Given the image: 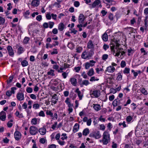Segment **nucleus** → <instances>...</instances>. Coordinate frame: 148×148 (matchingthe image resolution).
I'll return each mask as SVG.
<instances>
[{
	"label": "nucleus",
	"mask_w": 148,
	"mask_h": 148,
	"mask_svg": "<svg viewBox=\"0 0 148 148\" xmlns=\"http://www.w3.org/2000/svg\"><path fill=\"white\" fill-rule=\"evenodd\" d=\"M52 32L54 34H56L58 33V30L56 28L53 29Z\"/></svg>",
	"instance_id": "obj_61"
},
{
	"label": "nucleus",
	"mask_w": 148,
	"mask_h": 148,
	"mask_svg": "<svg viewBox=\"0 0 148 148\" xmlns=\"http://www.w3.org/2000/svg\"><path fill=\"white\" fill-rule=\"evenodd\" d=\"M68 47L71 49H73L74 48V45L71 42H70L68 43Z\"/></svg>",
	"instance_id": "obj_36"
},
{
	"label": "nucleus",
	"mask_w": 148,
	"mask_h": 148,
	"mask_svg": "<svg viewBox=\"0 0 148 148\" xmlns=\"http://www.w3.org/2000/svg\"><path fill=\"white\" fill-rule=\"evenodd\" d=\"M43 26L44 28H48L49 27L48 23L46 22L44 23L43 25Z\"/></svg>",
	"instance_id": "obj_63"
},
{
	"label": "nucleus",
	"mask_w": 148,
	"mask_h": 148,
	"mask_svg": "<svg viewBox=\"0 0 148 148\" xmlns=\"http://www.w3.org/2000/svg\"><path fill=\"white\" fill-rule=\"evenodd\" d=\"M59 68V66L57 64L53 65V68L56 70H57H57L58 69V68Z\"/></svg>",
	"instance_id": "obj_58"
},
{
	"label": "nucleus",
	"mask_w": 148,
	"mask_h": 148,
	"mask_svg": "<svg viewBox=\"0 0 148 148\" xmlns=\"http://www.w3.org/2000/svg\"><path fill=\"white\" fill-rule=\"evenodd\" d=\"M79 125L77 123H75L74 125L73 129V132L74 133H75L77 132L79 129Z\"/></svg>",
	"instance_id": "obj_22"
},
{
	"label": "nucleus",
	"mask_w": 148,
	"mask_h": 148,
	"mask_svg": "<svg viewBox=\"0 0 148 148\" xmlns=\"http://www.w3.org/2000/svg\"><path fill=\"white\" fill-rule=\"evenodd\" d=\"M32 88L30 87H27L26 89V91L28 93H31L32 91Z\"/></svg>",
	"instance_id": "obj_56"
},
{
	"label": "nucleus",
	"mask_w": 148,
	"mask_h": 148,
	"mask_svg": "<svg viewBox=\"0 0 148 148\" xmlns=\"http://www.w3.org/2000/svg\"><path fill=\"white\" fill-rule=\"evenodd\" d=\"M58 99V97L57 94H55L52 96L51 101L54 104H55L57 102Z\"/></svg>",
	"instance_id": "obj_9"
},
{
	"label": "nucleus",
	"mask_w": 148,
	"mask_h": 148,
	"mask_svg": "<svg viewBox=\"0 0 148 148\" xmlns=\"http://www.w3.org/2000/svg\"><path fill=\"white\" fill-rule=\"evenodd\" d=\"M40 4V1L38 0H33L32 1L31 5L34 7L38 6Z\"/></svg>",
	"instance_id": "obj_19"
},
{
	"label": "nucleus",
	"mask_w": 148,
	"mask_h": 148,
	"mask_svg": "<svg viewBox=\"0 0 148 148\" xmlns=\"http://www.w3.org/2000/svg\"><path fill=\"white\" fill-rule=\"evenodd\" d=\"M93 105L94 106L93 108L96 111H98L101 109V107L98 104H94Z\"/></svg>",
	"instance_id": "obj_29"
},
{
	"label": "nucleus",
	"mask_w": 148,
	"mask_h": 148,
	"mask_svg": "<svg viewBox=\"0 0 148 148\" xmlns=\"http://www.w3.org/2000/svg\"><path fill=\"white\" fill-rule=\"evenodd\" d=\"M85 17L84 15L82 14H80L78 17V21L79 24H83Z\"/></svg>",
	"instance_id": "obj_11"
},
{
	"label": "nucleus",
	"mask_w": 148,
	"mask_h": 148,
	"mask_svg": "<svg viewBox=\"0 0 148 148\" xmlns=\"http://www.w3.org/2000/svg\"><path fill=\"white\" fill-rule=\"evenodd\" d=\"M70 65L68 64L65 63L64 64V69H66L69 68L70 67Z\"/></svg>",
	"instance_id": "obj_52"
},
{
	"label": "nucleus",
	"mask_w": 148,
	"mask_h": 148,
	"mask_svg": "<svg viewBox=\"0 0 148 148\" xmlns=\"http://www.w3.org/2000/svg\"><path fill=\"white\" fill-rule=\"evenodd\" d=\"M94 47V45L93 44L92 41L90 40L87 43V47L89 49H92Z\"/></svg>",
	"instance_id": "obj_24"
},
{
	"label": "nucleus",
	"mask_w": 148,
	"mask_h": 148,
	"mask_svg": "<svg viewBox=\"0 0 148 148\" xmlns=\"http://www.w3.org/2000/svg\"><path fill=\"white\" fill-rule=\"evenodd\" d=\"M102 138L103 139V142L107 145L110 141V134L108 131H105L102 135Z\"/></svg>",
	"instance_id": "obj_3"
},
{
	"label": "nucleus",
	"mask_w": 148,
	"mask_h": 148,
	"mask_svg": "<svg viewBox=\"0 0 148 148\" xmlns=\"http://www.w3.org/2000/svg\"><path fill=\"white\" fill-rule=\"evenodd\" d=\"M39 132L41 135H44L46 133V130L45 127H43L39 129Z\"/></svg>",
	"instance_id": "obj_25"
},
{
	"label": "nucleus",
	"mask_w": 148,
	"mask_h": 148,
	"mask_svg": "<svg viewBox=\"0 0 148 148\" xmlns=\"http://www.w3.org/2000/svg\"><path fill=\"white\" fill-rule=\"evenodd\" d=\"M55 71L52 69H51L49 71L47 72V74L48 75H50L51 76H54L55 75L54 73Z\"/></svg>",
	"instance_id": "obj_30"
},
{
	"label": "nucleus",
	"mask_w": 148,
	"mask_h": 148,
	"mask_svg": "<svg viewBox=\"0 0 148 148\" xmlns=\"http://www.w3.org/2000/svg\"><path fill=\"white\" fill-rule=\"evenodd\" d=\"M89 136L93 137L96 139H99L101 137V134L99 131H97L90 133Z\"/></svg>",
	"instance_id": "obj_4"
},
{
	"label": "nucleus",
	"mask_w": 148,
	"mask_h": 148,
	"mask_svg": "<svg viewBox=\"0 0 148 148\" xmlns=\"http://www.w3.org/2000/svg\"><path fill=\"white\" fill-rule=\"evenodd\" d=\"M102 39L105 41H107L108 40V35L106 33H105L103 35Z\"/></svg>",
	"instance_id": "obj_32"
},
{
	"label": "nucleus",
	"mask_w": 148,
	"mask_h": 148,
	"mask_svg": "<svg viewBox=\"0 0 148 148\" xmlns=\"http://www.w3.org/2000/svg\"><path fill=\"white\" fill-rule=\"evenodd\" d=\"M38 129L34 126H32L29 128V132L32 135L36 134L38 132Z\"/></svg>",
	"instance_id": "obj_7"
},
{
	"label": "nucleus",
	"mask_w": 148,
	"mask_h": 148,
	"mask_svg": "<svg viewBox=\"0 0 148 148\" xmlns=\"http://www.w3.org/2000/svg\"><path fill=\"white\" fill-rule=\"evenodd\" d=\"M14 137L16 140H19L21 138L20 133L18 131H16L14 133Z\"/></svg>",
	"instance_id": "obj_13"
},
{
	"label": "nucleus",
	"mask_w": 148,
	"mask_h": 148,
	"mask_svg": "<svg viewBox=\"0 0 148 148\" xmlns=\"http://www.w3.org/2000/svg\"><path fill=\"white\" fill-rule=\"evenodd\" d=\"M94 52L90 50L89 51L85 50L82 53L81 55V57L84 59H89L93 55Z\"/></svg>",
	"instance_id": "obj_2"
},
{
	"label": "nucleus",
	"mask_w": 148,
	"mask_h": 148,
	"mask_svg": "<svg viewBox=\"0 0 148 148\" xmlns=\"http://www.w3.org/2000/svg\"><path fill=\"white\" fill-rule=\"evenodd\" d=\"M64 69V67H61L59 69L57 70V72L59 73H61L63 72V70Z\"/></svg>",
	"instance_id": "obj_62"
},
{
	"label": "nucleus",
	"mask_w": 148,
	"mask_h": 148,
	"mask_svg": "<svg viewBox=\"0 0 148 148\" xmlns=\"http://www.w3.org/2000/svg\"><path fill=\"white\" fill-rule=\"evenodd\" d=\"M130 69L129 68L126 67L125 68L123 71V72L124 74H128L130 73Z\"/></svg>",
	"instance_id": "obj_41"
},
{
	"label": "nucleus",
	"mask_w": 148,
	"mask_h": 148,
	"mask_svg": "<svg viewBox=\"0 0 148 148\" xmlns=\"http://www.w3.org/2000/svg\"><path fill=\"white\" fill-rule=\"evenodd\" d=\"M82 76L85 79L86 78L87 76L85 71H83L82 73Z\"/></svg>",
	"instance_id": "obj_60"
},
{
	"label": "nucleus",
	"mask_w": 148,
	"mask_h": 148,
	"mask_svg": "<svg viewBox=\"0 0 148 148\" xmlns=\"http://www.w3.org/2000/svg\"><path fill=\"white\" fill-rule=\"evenodd\" d=\"M77 27L78 28H79V31H81L82 30V27H83V24H78L77 25Z\"/></svg>",
	"instance_id": "obj_47"
},
{
	"label": "nucleus",
	"mask_w": 148,
	"mask_h": 148,
	"mask_svg": "<svg viewBox=\"0 0 148 148\" xmlns=\"http://www.w3.org/2000/svg\"><path fill=\"white\" fill-rule=\"evenodd\" d=\"M46 114L47 115H49L51 117L52 119L54 118V117H53V114L50 110H48L46 112Z\"/></svg>",
	"instance_id": "obj_37"
},
{
	"label": "nucleus",
	"mask_w": 148,
	"mask_h": 148,
	"mask_svg": "<svg viewBox=\"0 0 148 148\" xmlns=\"http://www.w3.org/2000/svg\"><path fill=\"white\" fill-rule=\"evenodd\" d=\"M117 85H116L115 87H114V88H110V93L115 94L117 91H119L121 89V85H119L117 87Z\"/></svg>",
	"instance_id": "obj_6"
},
{
	"label": "nucleus",
	"mask_w": 148,
	"mask_h": 148,
	"mask_svg": "<svg viewBox=\"0 0 148 148\" xmlns=\"http://www.w3.org/2000/svg\"><path fill=\"white\" fill-rule=\"evenodd\" d=\"M29 40V37H25L23 41V43L24 44H26L28 43Z\"/></svg>",
	"instance_id": "obj_42"
},
{
	"label": "nucleus",
	"mask_w": 148,
	"mask_h": 148,
	"mask_svg": "<svg viewBox=\"0 0 148 148\" xmlns=\"http://www.w3.org/2000/svg\"><path fill=\"white\" fill-rule=\"evenodd\" d=\"M141 92L144 95H147V91L143 88L141 89Z\"/></svg>",
	"instance_id": "obj_50"
},
{
	"label": "nucleus",
	"mask_w": 148,
	"mask_h": 148,
	"mask_svg": "<svg viewBox=\"0 0 148 148\" xmlns=\"http://www.w3.org/2000/svg\"><path fill=\"white\" fill-rule=\"evenodd\" d=\"M21 64L22 66L25 67L28 65V62L26 60H23L21 62Z\"/></svg>",
	"instance_id": "obj_34"
},
{
	"label": "nucleus",
	"mask_w": 148,
	"mask_h": 148,
	"mask_svg": "<svg viewBox=\"0 0 148 148\" xmlns=\"http://www.w3.org/2000/svg\"><path fill=\"white\" fill-rule=\"evenodd\" d=\"M30 14V12L28 10L26 11L25 12L24 14V16L26 18H29L28 16Z\"/></svg>",
	"instance_id": "obj_38"
},
{
	"label": "nucleus",
	"mask_w": 148,
	"mask_h": 148,
	"mask_svg": "<svg viewBox=\"0 0 148 148\" xmlns=\"http://www.w3.org/2000/svg\"><path fill=\"white\" fill-rule=\"evenodd\" d=\"M65 28V25L62 23H60L58 25V29L60 31H62Z\"/></svg>",
	"instance_id": "obj_23"
},
{
	"label": "nucleus",
	"mask_w": 148,
	"mask_h": 148,
	"mask_svg": "<svg viewBox=\"0 0 148 148\" xmlns=\"http://www.w3.org/2000/svg\"><path fill=\"white\" fill-rule=\"evenodd\" d=\"M120 45L117 41H112L111 42L110 48L111 51L113 52V54L115 56H118L123 55L125 52L123 51L121 48L119 47Z\"/></svg>",
	"instance_id": "obj_1"
},
{
	"label": "nucleus",
	"mask_w": 148,
	"mask_h": 148,
	"mask_svg": "<svg viewBox=\"0 0 148 148\" xmlns=\"http://www.w3.org/2000/svg\"><path fill=\"white\" fill-rule=\"evenodd\" d=\"M39 116H40L44 117L45 115L43 111H41L39 113Z\"/></svg>",
	"instance_id": "obj_57"
},
{
	"label": "nucleus",
	"mask_w": 148,
	"mask_h": 148,
	"mask_svg": "<svg viewBox=\"0 0 148 148\" xmlns=\"http://www.w3.org/2000/svg\"><path fill=\"white\" fill-rule=\"evenodd\" d=\"M144 22L145 26L143 27H141L140 28V30L143 32H144V30H146L148 28V21L147 22V21L145 20H144Z\"/></svg>",
	"instance_id": "obj_15"
},
{
	"label": "nucleus",
	"mask_w": 148,
	"mask_h": 148,
	"mask_svg": "<svg viewBox=\"0 0 148 148\" xmlns=\"http://www.w3.org/2000/svg\"><path fill=\"white\" fill-rule=\"evenodd\" d=\"M115 68L114 67L110 66L107 67L105 72L106 73L108 72L109 73H112L115 71Z\"/></svg>",
	"instance_id": "obj_10"
},
{
	"label": "nucleus",
	"mask_w": 148,
	"mask_h": 148,
	"mask_svg": "<svg viewBox=\"0 0 148 148\" xmlns=\"http://www.w3.org/2000/svg\"><path fill=\"white\" fill-rule=\"evenodd\" d=\"M77 76L80 77V76L79 75H75L74 77H72L70 79V81L71 83H77L76 78Z\"/></svg>",
	"instance_id": "obj_20"
},
{
	"label": "nucleus",
	"mask_w": 148,
	"mask_h": 148,
	"mask_svg": "<svg viewBox=\"0 0 148 148\" xmlns=\"http://www.w3.org/2000/svg\"><path fill=\"white\" fill-rule=\"evenodd\" d=\"M81 67L77 66L74 68V70L76 72L78 73L81 69Z\"/></svg>",
	"instance_id": "obj_54"
},
{
	"label": "nucleus",
	"mask_w": 148,
	"mask_h": 148,
	"mask_svg": "<svg viewBox=\"0 0 148 148\" xmlns=\"http://www.w3.org/2000/svg\"><path fill=\"white\" fill-rule=\"evenodd\" d=\"M108 58V55L107 54H104L102 56V59L106 61Z\"/></svg>",
	"instance_id": "obj_46"
},
{
	"label": "nucleus",
	"mask_w": 148,
	"mask_h": 148,
	"mask_svg": "<svg viewBox=\"0 0 148 148\" xmlns=\"http://www.w3.org/2000/svg\"><path fill=\"white\" fill-rule=\"evenodd\" d=\"M132 119V118L130 116H127L126 118V121L128 122H130Z\"/></svg>",
	"instance_id": "obj_55"
},
{
	"label": "nucleus",
	"mask_w": 148,
	"mask_h": 148,
	"mask_svg": "<svg viewBox=\"0 0 148 148\" xmlns=\"http://www.w3.org/2000/svg\"><path fill=\"white\" fill-rule=\"evenodd\" d=\"M75 92L77 93L78 96L79 97V99L80 100L82 99V95L81 94V92L79 90V89L78 88H77L75 90Z\"/></svg>",
	"instance_id": "obj_27"
},
{
	"label": "nucleus",
	"mask_w": 148,
	"mask_h": 148,
	"mask_svg": "<svg viewBox=\"0 0 148 148\" xmlns=\"http://www.w3.org/2000/svg\"><path fill=\"white\" fill-rule=\"evenodd\" d=\"M16 98L18 100L21 101L24 99V95L22 93H18L16 95Z\"/></svg>",
	"instance_id": "obj_14"
},
{
	"label": "nucleus",
	"mask_w": 148,
	"mask_h": 148,
	"mask_svg": "<svg viewBox=\"0 0 148 148\" xmlns=\"http://www.w3.org/2000/svg\"><path fill=\"white\" fill-rule=\"evenodd\" d=\"M7 49L9 53V55L10 56H13L14 54V52L12 47L11 46H8L7 47Z\"/></svg>",
	"instance_id": "obj_17"
},
{
	"label": "nucleus",
	"mask_w": 148,
	"mask_h": 148,
	"mask_svg": "<svg viewBox=\"0 0 148 148\" xmlns=\"http://www.w3.org/2000/svg\"><path fill=\"white\" fill-rule=\"evenodd\" d=\"M121 102V100L119 99L118 97L115 99L113 102L112 105L114 107H116L118 105L120 104Z\"/></svg>",
	"instance_id": "obj_18"
},
{
	"label": "nucleus",
	"mask_w": 148,
	"mask_h": 148,
	"mask_svg": "<svg viewBox=\"0 0 148 148\" xmlns=\"http://www.w3.org/2000/svg\"><path fill=\"white\" fill-rule=\"evenodd\" d=\"M46 140L44 138H42L40 139V142L42 144H44L46 142Z\"/></svg>",
	"instance_id": "obj_48"
},
{
	"label": "nucleus",
	"mask_w": 148,
	"mask_h": 148,
	"mask_svg": "<svg viewBox=\"0 0 148 148\" xmlns=\"http://www.w3.org/2000/svg\"><path fill=\"white\" fill-rule=\"evenodd\" d=\"M144 14L145 16L144 20L148 21V8H146L144 10Z\"/></svg>",
	"instance_id": "obj_21"
},
{
	"label": "nucleus",
	"mask_w": 148,
	"mask_h": 148,
	"mask_svg": "<svg viewBox=\"0 0 148 148\" xmlns=\"http://www.w3.org/2000/svg\"><path fill=\"white\" fill-rule=\"evenodd\" d=\"M48 23L49 28L50 29L52 28L54 25V22L52 21H49Z\"/></svg>",
	"instance_id": "obj_43"
},
{
	"label": "nucleus",
	"mask_w": 148,
	"mask_h": 148,
	"mask_svg": "<svg viewBox=\"0 0 148 148\" xmlns=\"http://www.w3.org/2000/svg\"><path fill=\"white\" fill-rule=\"evenodd\" d=\"M48 148H56V145L53 144H52L51 145H48Z\"/></svg>",
	"instance_id": "obj_64"
},
{
	"label": "nucleus",
	"mask_w": 148,
	"mask_h": 148,
	"mask_svg": "<svg viewBox=\"0 0 148 148\" xmlns=\"http://www.w3.org/2000/svg\"><path fill=\"white\" fill-rule=\"evenodd\" d=\"M70 72V70L68 69L66 70V72H62V75L63 78L64 79L66 78Z\"/></svg>",
	"instance_id": "obj_26"
},
{
	"label": "nucleus",
	"mask_w": 148,
	"mask_h": 148,
	"mask_svg": "<svg viewBox=\"0 0 148 148\" xmlns=\"http://www.w3.org/2000/svg\"><path fill=\"white\" fill-rule=\"evenodd\" d=\"M96 62L93 60H90L89 62H87L85 63V69H88L90 67H92L95 65Z\"/></svg>",
	"instance_id": "obj_8"
},
{
	"label": "nucleus",
	"mask_w": 148,
	"mask_h": 148,
	"mask_svg": "<svg viewBox=\"0 0 148 148\" xmlns=\"http://www.w3.org/2000/svg\"><path fill=\"white\" fill-rule=\"evenodd\" d=\"M121 66L122 68L125 67L126 66L125 62L123 61H122L121 63Z\"/></svg>",
	"instance_id": "obj_53"
},
{
	"label": "nucleus",
	"mask_w": 148,
	"mask_h": 148,
	"mask_svg": "<svg viewBox=\"0 0 148 148\" xmlns=\"http://www.w3.org/2000/svg\"><path fill=\"white\" fill-rule=\"evenodd\" d=\"M80 5L79 2L78 1H75L74 3V6L76 7H78Z\"/></svg>",
	"instance_id": "obj_51"
},
{
	"label": "nucleus",
	"mask_w": 148,
	"mask_h": 148,
	"mask_svg": "<svg viewBox=\"0 0 148 148\" xmlns=\"http://www.w3.org/2000/svg\"><path fill=\"white\" fill-rule=\"evenodd\" d=\"M33 107L35 109H37L39 108L40 105L38 103L34 104L33 106Z\"/></svg>",
	"instance_id": "obj_45"
},
{
	"label": "nucleus",
	"mask_w": 148,
	"mask_h": 148,
	"mask_svg": "<svg viewBox=\"0 0 148 148\" xmlns=\"http://www.w3.org/2000/svg\"><path fill=\"white\" fill-rule=\"evenodd\" d=\"M14 78V75H12L9 77L8 79L7 80L8 83H10L12 82V81Z\"/></svg>",
	"instance_id": "obj_40"
},
{
	"label": "nucleus",
	"mask_w": 148,
	"mask_h": 148,
	"mask_svg": "<svg viewBox=\"0 0 148 148\" xmlns=\"http://www.w3.org/2000/svg\"><path fill=\"white\" fill-rule=\"evenodd\" d=\"M90 94L92 97L97 98L99 97L100 95V91L97 90H91L90 92Z\"/></svg>",
	"instance_id": "obj_5"
},
{
	"label": "nucleus",
	"mask_w": 148,
	"mask_h": 148,
	"mask_svg": "<svg viewBox=\"0 0 148 148\" xmlns=\"http://www.w3.org/2000/svg\"><path fill=\"white\" fill-rule=\"evenodd\" d=\"M46 18L48 20H50L51 19L52 16L51 14H50V13L49 12H47L46 13Z\"/></svg>",
	"instance_id": "obj_39"
},
{
	"label": "nucleus",
	"mask_w": 148,
	"mask_h": 148,
	"mask_svg": "<svg viewBox=\"0 0 148 148\" xmlns=\"http://www.w3.org/2000/svg\"><path fill=\"white\" fill-rule=\"evenodd\" d=\"M46 48L48 49L49 48H52L53 46V44H50L49 43H47L46 44Z\"/></svg>",
	"instance_id": "obj_49"
},
{
	"label": "nucleus",
	"mask_w": 148,
	"mask_h": 148,
	"mask_svg": "<svg viewBox=\"0 0 148 148\" xmlns=\"http://www.w3.org/2000/svg\"><path fill=\"white\" fill-rule=\"evenodd\" d=\"M6 118V113L3 111L0 113V119L2 121H5Z\"/></svg>",
	"instance_id": "obj_12"
},
{
	"label": "nucleus",
	"mask_w": 148,
	"mask_h": 148,
	"mask_svg": "<svg viewBox=\"0 0 148 148\" xmlns=\"http://www.w3.org/2000/svg\"><path fill=\"white\" fill-rule=\"evenodd\" d=\"M24 51V48L23 47L20 46L18 48V53L19 54L23 53Z\"/></svg>",
	"instance_id": "obj_33"
},
{
	"label": "nucleus",
	"mask_w": 148,
	"mask_h": 148,
	"mask_svg": "<svg viewBox=\"0 0 148 148\" xmlns=\"http://www.w3.org/2000/svg\"><path fill=\"white\" fill-rule=\"evenodd\" d=\"M100 129L101 130L104 131L105 130L106 127L103 124H101L100 125Z\"/></svg>",
	"instance_id": "obj_59"
},
{
	"label": "nucleus",
	"mask_w": 148,
	"mask_h": 148,
	"mask_svg": "<svg viewBox=\"0 0 148 148\" xmlns=\"http://www.w3.org/2000/svg\"><path fill=\"white\" fill-rule=\"evenodd\" d=\"M31 123L32 124L34 125H36L37 124V119L36 118H34L32 119L31 121Z\"/></svg>",
	"instance_id": "obj_44"
},
{
	"label": "nucleus",
	"mask_w": 148,
	"mask_h": 148,
	"mask_svg": "<svg viewBox=\"0 0 148 148\" xmlns=\"http://www.w3.org/2000/svg\"><path fill=\"white\" fill-rule=\"evenodd\" d=\"M89 133V130L88 128H86L84 129L83 131V134L85 136L87 135Z\"/></svg>",
	"instance_id": "obj_31"
},
{
	"label": "nucleus",
	"mask_w": 148,
	"mask_h": 148,
	"mask_svg": "<svg viewBox=\"0 0 148 148\" xmlns=\"http://www.w3.org/2000/svg\"><path fill=\"white\" fill-rule=\"evenodd\" d=\"M76 52L78 53H80L83 50V48L80 46L76 47Z\"/></svg>",
	"instance_id": "obj_35"
},
{
	"label": "nucleus",
	"mask_w": 148,
	"mask_h": 148,
	"mask_svg": "<svg viewBox=\"0 0 148 148\" xmlns=\"http://www.w3.org/2000/svg\"><path fill=\"white\" fill-rule=\"evenodd\" d=\"M101 2L100 0H96L95 1L92 5V7L93 8H95L97 6L99 5V6L101 7V5L100 4Z\"/></svg>",
	"instance_id": "obj_16"
},
{
	"label": "nucleus",
	"mask_w": 148,
	"mask_h": 148,
	"mask_svg": "<svg viewBox=\"0 0 148 148\" xmlns=\"http://www.w3.org/2000/svg\"><path fill=\"white\" fill-rule=\"evenodd\" d=\"M94 70L92 68L90 69L87 73L88 75L90 76H92L94 75Z\"/></svg>",
	"instance_id": "obj_28"
}]
</instances>
